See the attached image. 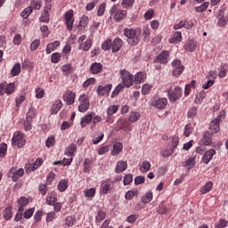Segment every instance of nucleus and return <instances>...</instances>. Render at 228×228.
I'll return each mask as SVG.
<instances>
[{
	"instance_id": "24",
	"label": "nucleus",
	"mask_w": 228,
	"mask_h": 228,
	"mask_svg": "<svg viewBox=\"0 0 228 228\" xmlns=\"http://www.w3.org/2000/svg\"><path fill=\"white\" fill-rule=\"evenodd\" d=\"M56 197H57L56 192H51L46 198V204L48 206H54V204H56L58 200Z\"/></svg>"
},
{
	"instance_id": "55",
	"label": "nucleus",
	"mask_w": 228,
	"mask_h": 228,
	"mask_svg": "<svg viewBox=\"0 0 228 228\" xmlns=\"http://www.w3.org/2000/svg\"><path fill=\"white\" fill-rule=\"evenodd\" d=\"M196 164L197 162L195 161V158L191 157L186 161L185 167H189L190 169L193 168V167H195Z\"/></svg>"
},
{
	"instance_id": "18",
	"label": "nucleus",
	"mask_w": 228,
	"mask_h": 228,
	"mask_svg": "<svg viewBox=\"0 0 228 228\" xmlns=\"http://www.w3.org/2000/svg\"><path fill=\"white\" fill-rule=\"evenodd\" d=\"M63 103H61V100H56L51 109V115H57L58 111L61 110Z\"/></svg>"
},
{
	"instance_id": "4",
	"label": "nucleus",
	"mask_w": 228,
	"mask_h": 228,
	"mask_svg": "<svg viewBox=\"0 0 228 228\" xmlns=\"http://www.w3.org/2000/svg\"><path fill=\"white\" fill-rule=\"evenodd\" d=\"M78 102V111H80V113H86L90 108V98H88L86 94H83L79 96Z\"/></svg>"
},
{
	"instance_id": "22",
	"label": "nucleus",
	"mask_w": 228,
	"mask_h": 228,
	"mask_svg": "<svg viewBox=\"0 0 228 228\" xmlns=\"http://www.w3.org/2000/svg\"><path fill=\"white\" fill-rule=\"evenodd\" d=\"M179 42H183V34L181 31H176L169 39V44H179Z\"/></svg>"
},
{
	"instance_id": "11",
	"label": "nucleus",
	"mask_w": 228,
	"mask_h": 228,
	"mask_svg": "<svg viewBox=\"0 0 228 228\" xmlns=\"http://www.w3.org/2000/svg\"><path fill=\"white\" fill-rule=\"evenodd\" d=\"M64 19L66 20L67 29L72 31V28H74V11L69 10L66 12Z\"/></svg>"
},
{
	"instance_id": "58",
	"label": "nucleus",
	"mask_w": 228,
	"mask_h": 228,
	"mask_svg": "<svg viewBox=\"0 0 228 228\" xmlns=\"http://www.w3.org/2000/svg\"><path fill=\"white\" fill-rule=\"evenodd\" d=\"M136 220H138V215H136V214L130 215L126 217V222L128 224H134V222H136Z\"/></svg>"
},
{
	"instance_id": "45",
	"label": "nucleus",
	"mask_w": 228,
	"mask_h": 228,
	"mask_svg": "<svg viewBox=\"0 0 228 228\" xmlns=\"http://www.w3.org/2000/svg\"><path fill=\"white\" fill-rule=\"evenodd\" d=\"M86 26H88V17L84 15L79 20V27L85 29Z\"/></svg>"
},
{
	"instance_id": "44",
	"label": "nucleus",
	"mask_w": 228,
	"mask_h": 228,
	"mask_svg": "<svg viewBox=\"0 0 228 228\" xmlns=\"http://www.w3.org/2000/svg\"><path fill=\"white\" fill-rule=\"evenodd\" d=\"M205 97H206V92L201 91L200 93L199 96H196V98H195L196 104H201L202 102L204 101Z\"/></svg>"
},
{
	"instance_id": "43",
	"label": "nucleus",
	"mask_w": 228,
	"mask_h": 228,
	"mask_svg": "<svg viewBox=\"0 0 228 228\" xmlns=\"http://www.w3.org/2000/svg\"><path fill=\"white\" fill-rule=\"evenodd\" d=\"M15 92V84L14 83H6V94L7 95H12Z\"/></svg>"
},
{
	"instance_id": "40",
	"label": "nucleus",
	"mask_w": 228,
	"mask_h": 228,
	"mask_svg": "<svg viewBox=\"0 0 228 228\" xmlns=\"http://www.w3.org/2000/svg\"><path fill=\"white\" fill-rule=\"evenodd\" d=\"M31 13H33V7H27L21 12L20 16L23 17V19H28Z\"/></svg>"
},
{
	"instance_id": "56",
	"label": "nucleus",
	"mask_w": 228,
	"mask_h": 228,
	"mask_svg": "<svg viewBox=\"0 0 228 228\" xmlns=\"http://www.w3.org/2000/svg\"><path fill=\"white\" fill-rule=\"evenodd\" d=\"M38 45H40V39H35L30 44V51H37V49H38Z\"/></svg>"
},
{
	"instance_id": "33",
	"label": "nucleus",
	"mask_w": 228,
	"mask_h": 228,
	"mask_svg": "<svg viewBox=\"0 0 228 228\" xmlns=\"http://www.w3.org/2000/svg\"><path fill=\"white\" fill-rule=\"evenodd\" d=\"M20 74V63L17 62L11 69V76L15 77V76H19Z\"/></svg>"
},
{
	"instance_id": "17",
	"label": "nucleus",
	"mask_w": 228,
	"mask_h": 228,
	"mask_svg": "<svg viewBox=\"0 0 228 228\" xmlns=\"http://www.w3.org/2000/svg\"><path fill=\"white\" fill-rule=\"evenodd\" d=\"M42 159H37L34 164H28L25 168L27 172H33V170H37L39 167L42 166Z\"/></svg>"
},
{
	"instance_id": "35",
	"label": "nucleus",
	"mask_w": 228,
	"mask_h": 228,
	"mask_svg": "<svg viewBox=\"0 0 228 228\" xmlns=\"http://www.w3.org/2000/svg\"><path fill=\"white\" fill-rule=\"evenodd\" d=\"M92 47V39L86 40L85 43L81 44V45L78 46V49H82V51H90V48Z\"/></svg>"
},
{
	"instance_id": "49",
	"label": "nucleus",
	"mask_w": 228,
	"mask_h": 228,
	"mask_svg": "<svg viewBox=\"0 0 228 228\" xmlns=\"http://www.w3.org/2000/svg\"><path fill=\"white\" fill-rule=\"evenodd\" d=\"M104 218H106V213L102 212V210H99L96 215V222L101 224Z\"/></svg>"
},
{
	"instance_id": "34",
	"label": "nucleus",
	"mask_w": 228,
	"mask_h": 228,
	"mask_svg": "<svg viewBox=\"0 0 228 228\" xmlns=\"http://www.w3.org/2000/svg\"><path fill=\"white\" fill-rule=\"evenodd\" d=\"M209 7V2H204L201 5L195 7V12L197 13H202V12H206L208 8Z\"/></svg>"
},
{
	"instance_id": "32",
	"label": "nucleus",
	"mask_w": 228,
	"mask_h": 228,
	"mask_svg": "<svg viewBox=\"0 0 228 228\" xmlns=\"http://www.w3.org/2000/svg\"><path fill=\"white\" fill-rule=\"evenodd\" d=\"M36 115H37V110H35V108H30L27 112L26 120H28V122H32Z\"/></svg>"
},
{
	"instance_id": "52",
	"label": "nucleus",
	"mask_w": 228,
	"mask_h": 228,
	"mask_svg": "<svg viewBox=\"0 0 228 228\" xmlns=\"http://www.w3.org/2000/svg\"><path fill=\"white\" fill-rule=\"evenodd\" d=\"M135 193H138V191L136 190L128 191L125 195V199H126V200H131L134 197Z\"/></svg>"
},
{
	"instance_id": "28",
	"label": "nucleus",
	"mask_w": 228,
	"mask_h": 228,
	"mask_svg": "<svg viewBox=\"0 0 228 228\" xmlns=\"http://www.w3.org/2000/svg\"><path fill=\"white\" fill-rule=\"evenodd\" d=\"M77 151V147L76 146V144L71 143L67 147L65 151V154L68 155L69 157L73 158L74 152H76Z\"/></svg>"
},
{
	"instance_id": "38",
	"label": "nucleus",
	"mask_w": 228,
	"mask_h": 228,
	"mask_svg": "<svg viewBox=\"0 0 228 228\" xmlns=\"http://www.w3.org/2000/svg\"><path fill=\"white\" fill-rule=\"evenodd\" d=\"M153 194L152 192H146L143 197H142L141 200L143 204H149L152 200Z\"/></svg>"
},
{
	"instance_id": "25",
	"label": "nucleus",
	"mask_w": 228,
	"mask_h": 228,
	"mask_svg": "<svg viewBox=\"0 0 228 228\" xmlns=\"http://www.w3.org/2000/svg\"><path fill=\"white\" fill-rule=\"evenodd\" d=\"M57 47H60V41L48 44L46 46V54H51L53 51H56Z\"/></svg>"
},
{
	"instance_id": "59",
	"label": "nucleus",
	"mask_w": 228,
	"mask_h": 228,
	"mask_svg": "<svg viewBox=\"0 0 228 228\" xmlns=\"http://www.w3.org/2000/svg\"><path fill=\"white\" fill-rule=\"evenodd\" d=\"M227 22H228L227 17H221L218 20L217 24L218 26H220V28H224V26H227Z\"/></svg>"
},
{
	"instance_id": "7",
	"label": "nucleus",
	"mask_w": 228,
	"mask_h": 228,
	"mask_svg": "<svg viewBox=\"0 0 228 228\" xmlns=\"http://www.w3.org/2000/svg\"><path fill=\"white\" fill-rule=\"evenodd\" d=\"M110 15H113V19L117 22H120L123 19H126V15H127V12L124 10H118L117 4H114L110 11Z\"/></svg>"
},
{
	"instance_id": "30",
	"label": "nucleus",
	"mask_w": 228,
	"mask_h": 228,
	"mask_svg": "<svg viewBox=\"0 0 228 228\" xmlns=\"http://www.w3.org/2000/svg\"><path fill=\"white\" fill-rule=\"evenodd\" d=\"M141 117H142V115H140L139 112L132 111L129 114L128 120H130V122H132V123L138 122V120H140Z\"/></svg>"
},
{
	"instance_id": "60",
	"label": "nucleus",
	"mask_w": 228,
	"mask_h": 228,
	"mask_svg": "<svg viewBox=\"0 0 228 228\" xmlns=\"http://www.w3.org/2000/svg\"><path fill=\"white\" fill-rule=\"evenodd\" d=\"M90 85H95V78L91 77V78L86 79L84 82L83 86H84V88H88V86H90Z\"/></svg>"
},
{
	"instance_id": "15",
	"label": "nucleus",
	"mask_w": 228,
	"mask_h": 228,
	"mask_svg": "<svg viewBox=\"0 0 228 228\" xmlns=\"http://www.w3.org/2000/svg\"><path fill=\"white\" fill-rule=\"evenodd\" d=\"M216 154V151L214 149L207 151L202 157L203 163H205V165H208V163H209V161L213 159V156H215Z\"/></svg>"
},
{
	"instance_id": "54",
	"label": "nucleus",
	"mask_w": 228,
	"mask_h": 228,
	"mask_svg": "<svg viewBox=\"0 0 228 228\" xmlns=\"http://www.w3.org/2000/svg\"><path fill=\"white\" fill-rule=\"evenodd\" d=\"M54 143H56V139H54V137H48L45 142V145L48 149H51V147H53Z\"/></svg>"
},
{
	"instance_id": "26",
	"label": "nucleus",
	"mask_w": 228,
	"mask_h": 228,
	"mask_svg": "<svg viewBox=\"0 0 228 228\" xmlns=\"http://www.w3.org/2000/svg\"><path fill=\"white\" fill-rule=\"evenodd\" d=\"M211 138H213V133L205 132L203 135L204 145H211V143L213 142V140Z\"/></svg>"
},
{
	"instance_id": "39",
	"label": "nucleus",
	"mask_w": 228,
	"mask_h": 228,
	"mask_svg": "<svg viewBox=\"0 0 228 228\" xmlns=\"http://www.w3.org/2000/svg\"><path fill=\"white\" fill-rule=\"evenodd\" d=\"M134 81V83H143V81H145V75L142 72H137Z\"/></svg>"
},
{
	"instance_id": "13",
	"label": "nucleus",
	"mask_w": 228,
	"mask_h": 228,
	"mask_svg": "<svg viewBox=\"0 0 228 228\" xmlns=\"http://www.w3.org/2000/svg\"><path fill=\"white\" fill-rule=\"evenodd\" d=\"M209 130L211 131L210 133H212V134H215V133H218V131H220V115L210 122Z\"/></svg>"
},
{
	"instance_id": "61",
	"label": "nucleus",
	"mask_w": 228,
	"mask_h": 228,
	"mask_svg": "<svg viewBox=\"0 0 228 228\" xmlns=\"http://www.w3.org/2000/svg\"><path fill=\"white\" fill-rule=\"evenodd\" d=\"M33 213H35V208H29L27 211H25L23 216L24 218L29 219L31 216H33Z\"/></svg>"
},
{
	"instance_id": "51",
	"label": "nucleus",
	"mask_w": 228,
	"mask_h": 228,
	"mask_svg": "<svg viewBox=\"0 0 228 228\" xmlns=\"http://www.w3.org/2000/svg\"><path fill=\"white\" fill-rule=\"evenodd\" d=\"M111 39H107L102 45V49L103 51H110L111 49Z\"/></svg>"
},
{
	"instance_id": "21",
	"label": "nucleus",
	"mask_w": 228,
	"mask_h": 228,
	"mask_svg": "<svg viewBox=\"0 0 228 228\" xmlns=\"http://www.w3.org/2000/svg\"><path fill=\"white\" fill-rule=\"evenodd\" d=\"M29 204V199L26 197H20L18 200V209L19 211H24L26 206Z\"/></svg>"
},
{
	"instance_id": "10",
	"label": "nucleus",
	"mask_w": 228,
	"mask_h": 228,
	"mask_svg": "<svg viewBox=\"0 0 228 228\" xmlns=\"http://www.w3.org/2000/svg\"><path fill=\"white\" fill-rule=\"evenodd\" d=\"M168 58H170V52L163 50L154 60L155 63H160L161 65H167L168 63Z\"/></svg>"
},
{
	"instance_id": "63",
	"label": "nucleus",
	"mask_w": 228,
	"mask_h": 228,
	"mask_svg": "<svg viewBox=\"0 0 228 228\" xmlns=\"http://www.w3.org/2000/svg\"><path fill=\"white\" fill-rule=\"evenodd\" d=\"M49 14H45V12H43L41 17L39 18V22H45L47 24L49 23Z\"/></svg>"
},
{
	"instance_id": "53",
	"label": "nucleus",
	"mask_w": 228,
	"mask_h": 228,
	"mask_svg": "<svg viewBox=\"0 0 228 228\" xmlns=\"http://www.w3.org/2000/svg\"><path fill=\"white\" fill-rule=\"evenodd\" d=\"M124 185L127 186V184H131V183H133V175L128 174L126 175L123 180Z\"/></svg>"
},
{
	"instance_id": "16",
	"label": "nucleus",
	"mask_w": 228,
	"mask_h": 228,
	"mask_svg": "<svg viewBox=\"0 0 228 228\" xmlns=\"http://www.w3.org/2000/svg\"><path fill=\"white\" fill-rule=\"evenodd\" d=\"M123 45H124V41H122V39L118 37H116L111 44L112 53H118V50L122 49Z\"/></svg>"
},
{
	"instance_id": "57",
	"label": "nucleus",
	"mask_w": 228,
	"mask_h": 228,
	"mask_svg": "<svg viewBox=\"0 0 228 228\" xmlns=\"http://www.w3.org/2000/svg\"><path fill=\"white\" fill-rule=\"evenodd\" d=\"M61 60V55L59 53L52 54V63H58Z\"/></svg>"
},
{
	"instance_id": "62",
	"label": "nucleus",
	"mask_w": 228,
	"mask_h": 228,
	"mask_svg": "<svg viewBox=\"0 0 228 228\" xmlns=\"http://www.w3.org/2000/svg\"><path fill=\"white\" fill-rule=\"evenodd\" d=\"M116 111H118V107L116 105H111L108 108L107 113L108 115H115Z\"/></svg>"
},
{
	"instance_id": "1",
	"label": "nucleus",
	"mask_w": 228,
	"mask_h": 228,
	"mask_svg": "<svg viewBox=\"0 0 228 228\" xmlns=\"http://www.w3.org/2000/svg\"><path fill=\"white\" fill-rule=\"evenodd\" d=\"M123 31L129 45H138L140 37H142V32L139 29L126 28Z\"/></svg>"
},
{
	"instance_id": "14",
	"label": "nucleus",
	"mask_w": 228,
	"mask_h": 228,
	"mask_svg": "<svg viewBox=\"0 0 228 228\" xmlns=\"http://www.w3.org/2000/svg\"><path fill=\"white\" fill-rule=\"evenodd\" d=\"M63 99L69 106L74 104V101H76V94L70 90L66 91L65 94L63 95Z\"/></svg>"
},
{
	"instance_id": "12",
	"label": "nucleus",
	"mask_w": 228,
	"mask_h": 228,
	"mask_svg": "<svg viewBox=\"0 0 228 228\" xmlns=\"http://www.w3.org/2000/svg\"><path fill=\"white\" fill-rule=\"evenodd\" d=\"M111 88H113V85L111 84L106 86H99L96 89V92L101 97H106V95H110Z\"/></svg>"
},
{
	"instance_id": "64",
	"label": "nucleus",
	"mask_w": 228,
	"mask_h": 228,
	"mask_svg": "<svg viewBox=\"0 0 228 228\" xmlns=\"http://www.w3.org/2000/svg\"><path fill=\"white\" fill-rule=\"evenodd\" d=\"M86 197H94L95 195V188H90L85 192Z\"/></svg>"
},
{
	"instance_id": "2",
	"label": "nucleus",
	"mask_w": 228,
	"mask_h": 228,
	"mask_svg": "<svg viewBox=\"0 0 228 228\" xmlns=\"http://www.w3.org/2000/svg\"><path fill=\"white\" fill-rule=\"evenodd\" d=\"M119 74L122 79L123 86H126V88L133 86V83L134 81V77L133 74L129 73V71L126 69H121Z\"/></svg>"
},
{
	"instance_id": "29",
	"label": "nucleus",
	"mask_w": 228,
	"mask_h": 228,
	"mask_svg": "<svg viewBox=\"0 0 228 228\" xmlns=\"http://www.w3.org/2000/svg\"><path fill=\"white\" fill-rule=\"evenodd\" d=\"M213 190V182H208L201 189L200 193L201 195H206V193H209Z\"/></svg>"
},
{
	"instance_id": "19",
	"label": "nucleus",
	"mask_w": 228,
	"mask_h": 228,
	"mask_svg": "<svg viewBox=\"0 0 228 228\" xmlns=\"http://www.w3.org/2000/svg\"><path fill=\"white\" fill-rule=\"evenodd\" d=\"M126 170H127V162L124 160L118 161L115 169L116 174H122Z\"/></svg>"
},
{
	"instance_id": "47",
	"label": "nucleus",
	"mask_w": 228,
	"mask_h": 228,
	"mask_svg": "<svg viewBox=\"0 0 228 228\" xmlns=\"http://www.w3.org/2000/svg\"><path fill=\"white\" fill-rule=\"evenodd\" d=\"M6 151H8V146L6 143L3 142L0 144V158H4L6 156Z\"/></svg>"
},
{
	"instance_id": "37",
	"label": "nucleus",
	"mask_w": 228,
	"mask_h": 228,
	"mask_svg": "<svg viewBox=\"0 0 228 228\" xmlns=\"http://www.w3.org/2000/svg\"><path fill=\"white\" fill-rule=\"evenodd\" d=\"M122 90H124V85L118 84L115 90L111 93V99H115V97H117V95H118Z\"/></svg>"
},
{
	"instance_id": "9",
	"label": "nucleus",
	"mask_w": 228,
	"mask_h": 228,
	"mask_svg": "<svg viewBox=\"0 0 228 228\" xmlns=\"http://www.w3.org/2000/svg\"><path fill=\"white\" fill-rule=\"evenodd\" d=\"M113 190V182L106 179L101 183V195H108Z\"/></svg>"
},
{
	"instance_id": "5",
	"label": "nucleus",
	"mask_w": 228,
	"mask_h": 228,
	"mask_svg": "<svg viewBox=\"0 0 228 228\" xmlns=\"http://www.w3.org/2000/svg\"><path fill=\"white\" fill-rule=\"evenodd\" d=\"M167 97L170 102H177V101L183 97V91L181 90V87L175 86L174 89H169L167 91Z\"/></svg>"
},
{
	"instance_id": "48",
	"label": "nucleus",
	"mask_w": 228,
	"mask_h": 228,
	"mask_svg": "<svg viewBox=\"0 0 228 228\" xmlns=\"http://www.w3.org/2000/svg\"><path fill=\"white\" fill-rule=\"evenodd\" d=\"M12 216H13V212L12 211V208H5L4 211V217L5 220H11Z\"/></svg>"
},
{
	"instance_id": "36",
	"label": "nucleus",
	"mask_w": 228,
	"mask_h": 228,
	"mask_svg": "<svg viewBox=\"0 0 228 228\" xmlns=\"http://www.w3.org/2000/svg\"><path fill=\"white\" fill-rule=\"evenodd\" d=\"M67 188H69V180L67 179L61 180L58 184L59 191H65Z\"/></svg>"
},
{
	"instance_id": "6",
	"label": "nucleus",
	"mask_w": 228,
	"mask_h": 228,
	"mask_svg": "<svg viewBox=\"0 0 228 228\" xmlns=\"http://www.w3.org/2000/svg\"><path fill=\"white\" fill-rule=\"evenodd\" d=\"M171 67L173 68L172 74L175 77H179V76L184 72V65L181 63V60L179 59L174 60L171 63Z\"/></svg>"
},
{
	"instance_id": "41",
	"label": "nucleus",
	"mask_w": 228,
	"mask_h": 228,
	"mask_svg": "<svg viewBox=\"0 0 228 228\" xmlns=\"http://www.w3.org/2000/svg\"><path fill=\"white\" fill-rule=\"evenodd\" d=\"M139 170H141L143 173L149 172V170H151V162L144 160L142 162V166L139 167Z\"/></svg>"
},
{
	"instance_id": "23",
	"label": "nucleus",
	"mask_w": 228,
	"mask_h": 228,
	"mask_svg": "<svg viewBox=\"0 0 228 228\" xmlns=\"http://www.w3.org/2000/svg\"><path fill=\"white\" fill-rule=\"evenodd\" d=\"M122 149H124V144H122V142H116L111 151L112 156H118V154L122 152Z\"/></svg>"
},
{
	"instance_id": "20",
	"label": "nucleus",
	"mask_w": 228,
	"mask_h": 228,
	"mask_svg": "<svg viewBox=\"0 0 228 228\" xmlns=\"http://www.w3.org/2000/svg\"><path fill=\"white\" fill-rule=\"evenodd\" d=\"M94 115H95V112H91L86 115L80 122L81 127H86V125L92 122V119L94 118Z\"/></svg>"
},
{
	"instance_id": "46",
	"label": "nucleus",
	"mask_w": 228,
	"mask_h": 228,
	"mask_svg": "<svg viewBox=\"0 0 228 228\" xmlns=\"http://www.w3.org/2000/svg\"><path fill=\"white\" fill-rule=\"evenodd\" d=\"M152 90V86L149 84H144L142 88V95H149V93Z\"/></svg>"
},
{
	"instance_id": "31",
	"label": "nucleus",
	"mask_w": 228,
	"mask_h": 228,
	"mask_svg": "<svg viewBox=\"0 0 228 228\" xmlns=\"http://www.w3.org/2000/svg\"><path fill=\"white\" fill-rule=\"evenodd\" d=\"M185 49L190 53H193V51L197 49V43H195L193 40H188L185 45Z\"/></svg>"
},
{
	"instance_id": "3",
	"label": "nucleus",
	"mask_w": 228,
	"mask_h": 228,
	"mask_svg": "<svg viewBox=\"0 0 228 228\" xmlns=\"http://www.w3.org/2000/svg\"><path fill=\"white\" fill-rule=\"evenodd\" d=\"M12 145H16L19 149L26 145V137L24 136V134L21 131L14 133L13 137L12 139Z\"/></svg>"
},
{
	"instance_id": "27",
	"label": "nucleus",
	"mask_w": 228,
	"mask_h": 228,
	"mask_svg": "<svg viewBox=\"0 0 228 228\" xmlns=\"http://www.w3.org/2000/svg\"><path fill=\"white\" fill-rule=\"evenodd\" d=\"M90 70L92 74H99L102 70V64L99 62H94L91 65Z\"/></svg>"
},
{
	"instance_id": "42",
	"label": "nucleus",
	"mask_w": 228,
	"mask_h": 228,
	"mask_svg": "<svg viewBox=\"0 0 228 228\" xmlns=\"http://www.w3.org/2000/svg\"><path fill=\"white\" fill-rule=\"evenodd\" d=\"M35 94H36V99H44V95H45V92L44 89L40 87H37L35 89Z\"/></svg>"
},
{
	"instance_id": "8",
	"label": "nucleus",
	"mask_w": 228,
	"mask_h": 228,
	"mask_svg": "<svg viewBox=\"0 0 228 228\" xmlns=\"http://www.w3.org/2000/svg\"><path fill=\"white\" fill-rule=\"evenodd\" d=\"M151 106L156 108V110H165L168 106V100L167 98L154 97Z\"/></svg>"
},
{
	"instance_id": "50",
	"label": "nucleus",
	"mask_w": 228,
	"mask_h": 228,
	"mask_svg": "<svg viewBox=\"0 0 228 228\" xmlns=\"http://www.w3.org/2000/svg\"><path fill=\"white\" fill-rule=\"evenodd\" d=\"M104 12H106V3H102L100 4L97 11L98 17H102V15H104Z\"/></svg>"
}]
</instances>
